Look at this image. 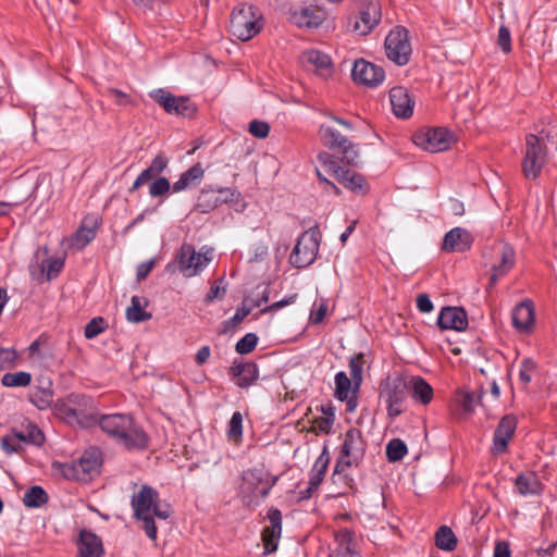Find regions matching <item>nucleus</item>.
Instances as JSON below:
<instances>
[{
  "label": "nucleus",
  "instance_id": "20",
  "mask_svg": "<svg viewBox=\"0 0 557 557\" xmlns=\"http://www.w3.org/2000/svg\"><path fill=\"white\" fill-rule=\"evenodd\" d=\"M437 324L443 330L463 331L468 326L467 312L459 307H444L438 314Z\"/></svg>",
  "mask_w": 557,
  "mask_h": 557
},
{
  "label": "nucleus",
  "instance_id": "47",
  "mask_svg": "<svg viewBox=\"0 0 557 557\" xmlns=\"http://www.w3.org/2000/svg\"><path fill=\"white\" fill-rule=\"evenodd\" d=\"M170 189L171 184L166 177H157L149 186V195L151 197H160L166 195Z\"/></svg>",
  "mask_w": 557,
  "mask_h": 557
},
{
  "label": "nucleus",
  "instance_id": "16",
  "mask_svg": "<svg viewBox=\"0 0 557 557\" xmlns=\"http://www.w3.org/2000/svg\"><path fill=\"white\" fill-rule=\"evenodd\" d=\"M351 76L358 84L375 87L384 81L385 72L383 67L361 59L355 62Z\"/></svg>",
  "mask_w": 557,
  "mask_h": 557
},
{
  "label": "nucleus",
  "instance_id": "35",
  "mask_svg": "<svg viewBox=\"0 0 557 557\" xmlns=\"http://www.w3.org/2000/svg\"><path fill=\"white\" fill-rule=\"evenodd\" d=\"M219 205H221V202L219 196H216V190L213 188H203L198 196L195 208L201 213H208L214 210Z\"/></svg>",
  "mask_w": 557,
  "mask_h": 557
},
{
  "label": "nucleus",
  "instance_id": "51",
  "mask_svg": "<svg viewBox=\"0 0 557 557\" xmlns=\"http://www.w3.org/2000/svg\"><path fill=\"white\" fill-rule=\"evenodd\" d=\"M64 265V261L60 258L48 259L42 264V272L47 273V280L55 277Z\"/></svg>",
  "mask_w": 557,
  "mask_h": 557
},
{
  "label": "nucleus",
  "instance_id": "49",
  "mask_svg": "<svg viewBox=\"0 0 557 557\" xmlns=\"http://www.w3.org/2000/svg\"><path fill=\"white\" fill-rule=\"evenodd\" d=\"M106 321L101 317L91 319L85 326V336L88 339L97 337L104 331Z\"/></svg>",
  "mask_w": 557,
  "mask_h": 557
},
{
  "label": "nucleus",
  "instance_id": "43",
  "mask_svg": "<svg viewBox=\"0 0 557 557\" xmlns=\"http://www.w3.org/2000/svg\"><path fill=\"white\" fill-rule=\"evenodd\" d=\"M364 363V355L358 354L350 358L349 360V370H350V376L355 384V386L358 388L362 382V369Z\"/></svg>",
  "mask_w": 557,
  "mask_h": 557
},
{
  "label": "nucleus",
  "instance_id": "23",
  "mask_svg": "<svg viewBox=\"0 0 557 557\" xmlns=\"http://www.w3.org/2000/svg\"><path fill=\"white\" fill-rule=\"evenodd\" d=\"M292 22L299 27L317 28L325 20V11L317 7H307L294 10Z\"/></svg>",
  "mask_w": 557,
  "mask_h": 557
},
{
  "label": "nucleus",
  "instance_id": "3",
  "mask_svg": "<svg viewBox=\"0 0 557 557\" xmlns=\"http://www.w3.org/2000/svg\"><path fill=\"white\" fill-rule=\"evenodd\" d=\"M58 412L69 424L81 428L97 424L101 416L98 413L92 398L81 394H71L58 407Z\"/></svg>",
  "mask_w": 557,
  "mask_h": 557
},
{
  "label": "nucleus",
  "instance_id": "36",
  "mask_svg": "<svg viewBox=\"0 0 557 557\" xmlns=\"http://www.w3.org/2000/svg\"><path fill=\"white\" fill-rule=\"evenodd\" d=\"M435 544L440 549L451 552L457 546V537L447 525H442L435 533Z\"/></svg>",
  "mask_w": 557,
  "mask_h": 557
},
{
  "label": "nucleus",
  "instance_id": "12",
  "mask_svg": "<svg viewBox=\"0 0 557 557\" xmlns=\"http://www.w3.org/2000/svg\"><path fill=\"white\" fill-rule=\"evenodd\" d=\"M319 134L324 146L330 149H337L343 153L348 164L358 165L359 153L356 147L347 139L346 136L339 134L335 128L322 124Z\"/></svg>",
  "mask_w": 557,
  "mask_h": 557
},
{
  "label": "nucleus",
  "instance_id": "50",
  "mask_svg": "<svg viewBox=\"0 0 557 557\" xmlns=\"http://www.w3.org/2000/svg\"><path fill=\"white\" fill-rule=\"evenodd\" d=\"M228 437L237 440L243 434V416L239 411H235L230 421Z\"/></svg>",
  "mask_w": 557,
  "mask_h": 557
},
{
  "label": "nucleus",
  "instance_id": "5",
  "mask_svg": "<svg viewBox=\"0 0 557 557\" xmlns=\"http://www.w3.org/2000/svg\"><path fill=\"white\" fill-rule=\"evenodd\" d=\"M260 16L252 5L243 4L231 14L230 32L242 41H247L261 30Z\"/></svg>",
  "mask_w": 557,
  "mask_h": 557
},
{
  "label": "nucleus",
  "instance_id": "19",
  "mask_svg": "<svg viewBox=\"0 0 557 557\" xmlns=\"http://www.w3.org/2000/svg\"><path fill=\"white\" fill-rule=\"evenodd\" d=\"M301 62L308 71L322 78H329L333 73V64L330 55L319 50H308L301 54Z\"/></svg>",
  "mask_w": 557,
  "mask_h": 557
},
{
  "label": "nucleus",
  "instance_id": "59",
  "mask_svg": "<svg viewBox=\"0 0 557 557\" xmlns=\"http://www.w3.org/2000/svg\"><path fill=\"white\" fill-rule=\"evenodd\" d=\"M248 299H245L243 306L236 310V313L226 322L232 323L234 326L239 324L253 309V306L247 305Z\"/></svg>",
  "mask_w": 557,
  "mask_h": 557
},
{
  "label": "nucleus",
  "instance_id": "14",
  "mask_svg": "<svg viewBox=\"0 0 557 557\" xmlns=\"http://www.w3.org/2000/svg\"><path fill=\"white\" fill-rule=\"evenodd\" d=\"M454 140V136L443 127L428 129L414 135V144L430 152L447 150Z\"/></svg>",
  "mask_w": 557,
  "mask_h": 557
},
{
  "label": "nucleus",
  "instance_id": "48",
  "mask_svg": "<svg viewBox=\"0 0 557 557\" xmlns=\"http://www.w3.org/2000/svg\"><path fill=\"white\" fill-rule=\"evenodd\" d=\"M16 360L17 352L15 349L0 347V371L14 368Z\"/></svg>",
  "mask_w": 557,
  "mask_h": 557
},
{
  "label": "nucleus",
  "instance_id": "34",
  "mask_svg": "<svg viewBox=\"0 0 557 557\" xmlns=\"http://www.w3.org/2000/svg\"><path fill=\"white\" fill-rule=\"evenodd\" d=\"M53 398L51 389V382L47 381L46 385L37 386L29 395L30 403L39 410H45L50 407Z\"/></svg>",
  "mask_w": 557,
  "mask_h": 557
},
{
  "label": "nucleus",
  "instance_id": "56",
  "mask_svg": "<svg viewBox=\"0 0 557 557\" xmlns=\"http://www.w3.org/2000/svg\"><path fill=\"white\" fill-rule=\"evenodd\" d=\"M497 44L505 53H508L511 51L510 32H509L508 27H506L505 25H502L499 27Z\"/></svg>",
  "mask_w": 557,
  "mask_h": 557
},
{
  "label": "nucleus",
  "instance_id": "58",
  "mask_svg": "<svg viewBox=\"0 0 557 557\" xmlns=\"http://www.w3.org/2000/svg\"><path fill=\"white\" fill-rule=\"evenodd\" d=\"M216 193L221 203H233L240 199V194L231 188H219Z\"/></svg>",
  "mask_w": 557,
  "mask_h": 557
},
{
  "label": "nucleus",
  "instance_id": "39",
  "mask_svg": "<svg viewBox=\"0 0 557 557\" xmlns=\"http://www.w3.org/2000/svg\"><path fill=\"white\" fill-rule=\"evenodd\" d=\"M32 382V374L26 371L8 372L1 377V384L5 387H26Z\"/></svg>",
  "mask_w": 557,
  "mask_h": 557
},
{
  "label": "nucleus",
  "instance_id": "52",
  "mask_svg": "<svg viewBox=\"0 0 557 557\" xmlns=\"http://www.w3.org/2000/svg\"><path fill=\"white\" fill-rule=\"evenodd\" d=\"M22 440L14 432L1 438V447L8 453H16L22 448Z\"/></svg>",
  "mask_w": 557,
  "mask_h": 557
},
{
  "label": "nucleus",
  "instance_id": "46",
  "mask_svg": "<svg viewBox=\"0 0 557 557\" xmlns=\"http://www.w3.org/2000/svg\"><path fill=\"white\" fill-rule=\"evenodd\" d=\"M258 344V337L253 333H247L244 337H242L236 346L235 349L240 355H246L251 352Z\"/></svg>",
  "mask_w": 557,
  "mask_h": 557
},
{
  "label": "nucleus",
  "instance_id": "13",
  "mask_svg": "<svg viewBox=\"0 0 557 557\" xmlns=\"http://www.w3.org/2000/svg\"><path fill=\"white\" fill-rule=\"evenodd\" d=\"M545 163V152L540 138L533 134L527 136L525 154L522 170L527 178H536Z\"/></svg>",
  "mask_w": 557,
  "mask_h": 557
},
{
  "label": "nucleus",
  "instance_id": "10",
  "mask_svg": "<svg viewBox=\"0 0 557 557\" xmlns=\"http://www.w3.org/2000/svg\"><path fill=\"white\" fill-rule=\"evenodd\" d=\"M407 392V382L400 376L387 377L381 383L380 398L386 403L389 417H397L404 411Z\"/></svg>",
  "mask_w": 557,
  "mask_h": 557
},
{
  "label": "nucleus",
  "instance_id": "26",
  "mask_svg": "<svg viewBox=\"0 0 557 557\" xmlns=\"http://www.w3.org/2000/svg\"><path fill=\"white\" fill-rule=\"evenodd\" d=\"M534 322V307L532 301L524 300L517 305L512 311V324L521 333L530 332Z\"/></svg>",
  "mask_w": 557,
  "mask_h": 557
},
{
  "label": "nucleus",
  "instance_id": "60",
  "mask_svg": "<svg viewBox=\"0 0 557 557\" xmlns=\"http://www.w3.org/2000/svg\"><path fill=\"white\" fill-rule=\"evenodd\" d=\"M225 287L216 284V282L211 286L209 293L205 297V301L207 304L214 301L215 299L223 298L225 295Z\"/></svg>",
  "mask_w": 557,
  "mask_h": 557
},
{
  "label": "nucleus",
  "instance_id": "25",
  "mask_svg": "<svg viewBox=\"0 0 557 557\" xmlns=\"http://www.w3.org/2000/svg\"><path fill=\"white\" fill-rule=\"evenodd\" d=\"M103 553L100 537L90 531H81L77 542V557H101Z\"/></svg>",
  "mask_w": 557,
  "mask_h": 557
},
{
  "label": "nucleus",
  "instance_id": "1",
  "mask_svg": "<svg viewBox=\"0 0 557 557\" xmlns=\"http://www.w3.org/2000/svg\"><path fill=\"white\" fill-rule=\"evenodd\" d=\"M97 424L116 444L126 449H144L148 445L147 434L131 414H101Z\"/></svg>",
  "mask_w": 557,
  "mask_h": 557
},
{
  "label": "nucleus",
  "instance_id": "40",
  "mask_svg": "<svg viewBox=\"0 0 557 557\" xmlns=\"http://www.w3.org/2000/svg\"><path fill=\"white\" fill-rule=\"evenodd\" d=\"M126 319L133 323H139L151 319V313L146 312L138 296H133L131 306L126 309Z\"/></svg>",
  "mask_w": 557,
  "mask_h": 557
},
{
  "label": "nucleus",
  "instance_id": "2",
  "mask_svg": "<svg viewBox=\"0 0 557 557\" xmlns=\"http://www.w3.org/2000/svg\"><path fill=\"white\" fill-rule=\"evenodd\" d=\"M158 492L148 485H143L131 499L135 519L143 522V530L152 541L157 540L154 518L166 520L171 515L168 509H161L158 506Z\"/></svg>",
  "mask_w": 557,
  "mask_h": 557
},
{
  "label": "nucleus",
  "instance_id": "53",
  "mask_svg": "<svg viewBox=\"0 0 557 557\" xmlns=\"http://www.w3.org/2000/svg\"><path fill=\"white\" fill-rule=\"evenodd\" d=\"M535 369H536V364L532 359L525 358L522 360L520 372H519V379L524 385H527L531 382L532 374L535 371Z\"/></svg>",
  "mask_w": 557,
  "mask_h": 557
},
{
  "label": "nucleus",
  "instance_id": "27",
  "mask_svg": "<svg viewBox=\"0 0 557 557\" xmlns=\"http://www.w3.org/2000/svg\"><path fill=\"white\" fill-rule=\"evenodd\" d=\"M231 373L237 377L236 384L242 388L251 386L259 379L258 367L253 362L234 363Z\"/></svg>",
  "mask_w": 557,
  "mask_h": 557
},
{
  "label": "nucleus",
  "instance_id": "18",
  "mask_svg": "<svg viewBox=\"0 0 557 557\" xmlns=\"http://www.w3.org/2000/svg\"><path fill=\"white\" fill-rule=\"evenodd\" d=\"M268 519L270 525L262 531L264 554H271L277 549L282 532V513L277 508H271L268 511Z\"/></svg>",
  "mask_w": 557,
  "mask_h": 557
},
{
  "label": "nucleus",
  "instance_id": "17",
  "mask_svg": "<svg viewBox=\"0 0 557 557\" xmlns=\"http://www.w3.org/2000/svg\"><path fill=\"white\" fill-rule=\"evenodd\" d=\"M210 259L195 251L193 246L183 245L178 257V269L185 277L197 275L207 267Z\"/></svg>",
  "mask_w": 557,
  "mask_h": 557
},
{
  "label": "nucleus",
  "instance_id": "32",
  "mask_svg": "<svg viewBox=\"0 0 557 557\" xmlns=\"http://www.w3.org/2000/svg\"><path fill=\"white\" fill-rule=\"evenodd\" d=\"M408 391L411 393L412 398L423 405L429 404L433 397L432 386L421 376H412L407 383Z\"/></svg>",
  "mask_w": 557,
  "mask_h": 557
},
{
  "label": "nucleus",
  "instance_id": "63",
  "mask_svg": "<svg viewBox=\"0 0 557 557\" xmlns=\"http://www.w3.org/2000/svg\"><path fill=\"white\" fill-rule=\"evenodd\" d=\"M107 91H108L109 96L114 98L115 102L119 106H125L131 102L129 97L122 90H119L116 88H109Z\"/></svg>",
  "mask_w": 557,
  "mask_h": 557
},
{
  "label": "nucleus",
  "instance_id": "57",
  "mask_svg": "<svg viewBox=\"0 0 557 557\" xmlns=\"http://www.w3.org/2000/svg\"><path fill=\"white\" fill-rule=\"evenodd\" d=\"M157 176H158V174L154 173V171L150 166H148L137 176V178L133 183V186L131 187L129 191H134V190L138 189L140 186L145 185L146 183L156 178Z\"/></svg>",
  "mask_w": 557,
  "mask_h": 557
},
{
  "label": "nucleus",
  "instance_id": "9",
  "mask_svg": "<svg viewBox=\"0 0 557 557\" xmlns=\"http://www.w3.org/2000/svg\"><path fill=\"white\" fill-rule=\"evenodd\" d=\"M366 443L359 429L352 428L345 433L341 456L335 466V473L343 472L346 468L357 465L364 456Z\"/></svg>",
  "mask_w": 557,
  "mask_h": 557
},
{
  "label": "nucleus",
  "instance_id": "41",
  "mask_svg": "<svg viewBox=\"0 0 557 557\" xmlns=\"http://www.w3.org/2000/svg\"><path fill=\"white\" fill-rule=\"evenodd\" d=\"M352 380L347 376L343 371L335 375V396L341 401L348 398L351 388Z\"/></svg>",
  "mask_w": 557,
  "mask_h": 557
},
{
  "label": "nucleus",
  "instance_id": "55",
  "mask_svg": "<svg viewBox=\"0 0 557 557\" xmlns=\"http://www.w3.org/2000/svg\"><path fill=\"white\" fill-rule=\"evenodd\" d=\"M249 133L257 138H265L270 132V125L267 122L253 120L249 123Z\"/></svg>",
  "mask_w": 557,
  "mask_h": 557
},
{
  "label": "nucleus",
  "instance_id": "11",
  "mask_svg": "<svg viewBox=\"0 0 557 557\" xmlns=\"http://www.w3.org/2000/svg\"><path fill=\"white\" fill-rule=\"evenodd\" d=\"M385 51L387 58L398 65L408 63L412 49L409 42L408 30L397 26L385 38Z\"/></svg>",
  "mask_w": 557,
  "mask_h": 557
},
{
  "label": "nucleus",
  "instance_id": "29",
  "mask_svg": "<svg viewBox=\"0 0 557 557\" xmlns=\"http://www.w3.org/2000/svg\"><path fill=\"white\" fill-rule=\"evenodd\" d=\"M98 225L99 223L97 216H86L72 239L73 246L78 249H83L95 238Z\"/></svg>",
  "mask_w": 557,
  "mask_h": 557
},
{
  "label": "nucleus",
  "instance_id": "4",
  "mask_svg": "<svg viewBox=\"0 0 557 557\" xmlns=\"http://www.w3.org/2000/svg\"><path fill=\"white\" fill-rule=\"evenodd\" d=\"M276 478L271 479L268 471L262 468H252L243 473L240 484V495L247 505L258 504L267 497L276 482Z\"/></svg>",
  "mask_w": 557,
  "mask_h": 557
},
{
  "label": "nucleus",
  "instance_id": "37",
  "mask_svg": "<svg viewBox=\"0 0 557 557\" xmlns=\"http://www.w3.org/2000/svg\"><path fill=\"white\" fill-rule=\"evenodd\" d=\"M47 502H48V494L39 485H34V486L29 487L23 496V504L28 508L41 507Z\"/></svg>",
  "mask_w": 557,
  "mask_h": 557
},
{
  "label": "nucleus",
  "instance_id": "45",
  "mask_svg": "<svg viewBox=\"0 0 557 557\" xmlns=\"http://www.w3.org/2000/svg\"><path fill=\"white\" fill-rule=\"evenodd\" d=\"M482 394L483 392L476 396L474 393L460 392L458 401L463 411L472 413L474 411L475 404L481 403Z\"/></svg>",
  "mask_w": 557,
  "mask_h": 557
},
{
  "label": "nucleus",
  "instance_id": "31",
  "mask_svg": "<svg viewBox=\"0 0 557 557\" xmlns=\"http://www.w3.org/2000/svg\"><path fill=\"white\" fill-rule=\"evenodd\" d=\"M515 264V252L509 246H502L500 250V262L495 264L492 270L490 277V285L493 286L497 281L505 276Z\"/></svg>",
  "mask_w": 557,
  "mask_h": 557
},
{
  "label": "nucleus",
  "instance_id": "21",
  "mask_svg": "<svg viewBox=\"0 0 557 557\" xmlns=\"http://www.w3.org/2000/svg\"><path fill=\"white\" fill-rule=\"evenodd\" d=\"M517 428V418L513 414L504 416L495 432L493 440V449L495 453H503L506 450L510 438L512 437Z\"/></svg>",
  "mask_w": 557,
  "mask_h": 557
},
{
  "label": "nucleus",
  "instance_id": "8",
  "mask_svg": "<svg viewBox=\"0 0 557 557\" xmlns=\"http://www.w3.org/2000/svg\"><path fill=\"white\" fill-rule=\"evenodd\" d=\"M319 161L324 165L325 170L332 174L345 188L363 194L368 189L366 178L356 172L344 169L339 165L337 159L329 152H321L318 156Z\"/></svg>",
  "mask_w": 557,
  "mask_h": 557
},
{
  "label": "nucleus",
  "instance_id": "15",
  "mask_svg": "<svg viewBox=\"0 0 557 557\" xmlns=\"http://www.w3.org/2000/svg\"><path fill=\"white\" fill-rule=\"evenodd\" d=\"M382 12L379 1L371 0L363 4L359 15L355 17L351 29L359 36L370 34L381 22Z\"/></svg>",
  "mask_w": 557,
  "mask_h": 557
},
{
  "label": "nucleus",
  "instance_id": "33",
  "mask_svg": "<svg viewBox=\"0 0 557 557\" xmlns=\"http://www.w3.org/2000/svg\"><path fill=\"white\" fill-rule=\"evenodd\" d=\"M516 487L520 495H537L542 491V484L534 472H524L516 479Z\"/></svg>",
  "mask_w": 557,
  "mask_h": 557
},
{
  "label": "nucleus",
  "instance_id": "28",
  "mask_svg": "<svg viewBox=\"0 0 557 557\" xmlns=\"http://www.w3.org/2000/svg\"><path fill=\"white\" fill-rule=\"evenodd\" d=\"M329 462L330 456L326 451V448H324L312 467L309 485L302 498H309L311 493L320 486L324 479Z\"/></svg>",
  "mask_w": 557,
  "mask_h": 557
},
{
  "label": "nucleus",
  "instance_id": "6",
  "mask_svg": "<svg viewBox=\"0 0 557 557\" xmlns=\"http://www.w3.org/2000/svg\"><path fill=\"white\" fill-rule=\"evenodd\" d=\"M100 466L101 453L97 448H90L78 459L60 465V469L65 479L86 482L99 472Z\"/></svg>",
  "mask_w": 557,
  "mask_h": 557
},
{
  "label": "nucleus",
  "instance_id": "64",
  "mask_svg": "<svg viewBox=\"0 0 557 557\" xmlns=\"http://www.w3.org/2000/svg\"><path fill=\"white\" fill-rule=\"evenodd\" d=\"M511 552L509 544L505 541H499L495 544L493 557H510Z\"/></svg>",
  "mask_w": 557,
  "mask_h": 557
},
{
  "label": "nucleus",
  "instance_id": "62",
  "mask_svg": "<svg viewBox=\"0 0 557 557\" xmlns=\"http://www.w3.org/2000/svg\"><path fill=\"white\" fill-rule=\"evenodd\" d=\"M417 307L423 313H429L433 310V304L426 294H420L418 296Z\"/></svg>",
  "mask_w": 557,
  "mask_h": 557
},
{
  "label": "nucleus",
  "instance_id": "44",
  "mask_svg": "<svg viewBox=\"0 0 557 557\" xmlns=\"http://www.w3.org/2000/svg\"><path fill=\"white\" fill-rule=\"evenodd\" d=\"M337 547L334 552H356L354 545V534L348 530H342L336 534Z\"/></svg>",
  "mask_w": 557,
  "mask_h": 557
},
{
  "label": "nucleus",
  "instance_id": "7",
  "mask_svg": "<svg viewBox=\"0 0 557 557\" xmlns=\"http://www.w3.org/2000/svg\"><path fill=\"white\" fill-rule=\"evenodd\" d=\"M321 233L317 226L304 232L289 256V262L298 269L313 263L319 251Z\"/></svg>",
  "mask_w": 557,
  "mask_h": 557
},
{
  "label": "nucleus",
  "instance_id": "61",
  "mask_svg": "<svg viewBox=\"0 0 557 557\" xmlns=\"http://www.w3.org/2000/svg\"><path fill=\"white\" fill-rule=\"evenodd\" d=\"M168 164L169 159L164 154L159 153L154 157L149 166L159 175L166 169Z\"/></svg>",
  "mask_w": 557,
  "mask_h": 557
},
{
  "label": "nucleus",
  "instance_id": "42",
  "mask_svg": "<svg viewBox=\"0 0 557 557\" xmlns=\"http://www.w3.org/2000/svg\"><path fill=\"white\" fill-rule=\"evenodd\" d=\"M407 454V445L400 438H393L386 445V456L392 462L401 460Z\"/></svg>",
  "mask_w": 557,
  "mask_h": 557
},
{
  "label": "nucleus",
  "instance_id": "30",
  "mask_svg": "<svg viewBox=\"0 0 557 557\" xmlns=\"http://www.w3.org/2000/svg\"><path fill=\"white\" fill-rule=\"evenodd\" d=\"M205 175V170L200 163H196L187 171L183 172L180 178L173 184V191L180 193L200 183Z\"/></svg>",
  "mask_w": 557,
  "mask_h": 557
},
{
  "label": "nucleus",
  "instance_id": "24",
  "mask_svg": "<svg viewBox=\"0 0 557 557\" xmlns=\"http://www.w3.org/2000/svg\"><path fill=\"white\" fill-rule=\"evenodd\" d=\"M471 234L462 227H455L447 232L443 240V250L463 252L471 247Z\"/></svg>",
  "mask_w": 557,
  "mask_h": 557
},
{
  "label": "nucleus",
  "instance_id": "22",
  "mask_svg": "<svg viewBox=\"0 0 557 557\" xmlns=\"http://www.w3.org/2000/svg\"><path fill=\"white\" fill-rule=\"evenodd\" d=\"M389 101L397 117L408 119L412 115L414 102L405 87H393L389 90Z\"/></svg>",
  "mask_w": 557,
  "mask_h": 557
},
{
  "label": "nucleus",
  "instance_id": "54",
  "mask_svg": "<svg viewBox=\"0 0 557 557\" xmlns=\"http://www.w3.org/2000/svg\"><path fill=\"white\" fill-rule=\"evenodd\" d=\"M183 101L174 104L173 114L191 117L196 112V106L186 97H183Z\"/></svg>",
  "mask_w": 557,
  "mask_h": 557
},
{
  "label": "nucleus",
  "instance_id": "38",
  "mask_svg": "<svg viewBox=\"0 0 557 557\" xmlns=\"http://www.w3.org/2000/svg\"><path fill=\"white\" fill-rule=\"evenodd\" d=\"M13 432L24 443H29L39 446L45 441L44 433L36 424L32 422H28L22 430Z\"/></svg>",
  "mask_w": 557,
  "mask_h": 557
}]
</instances>
